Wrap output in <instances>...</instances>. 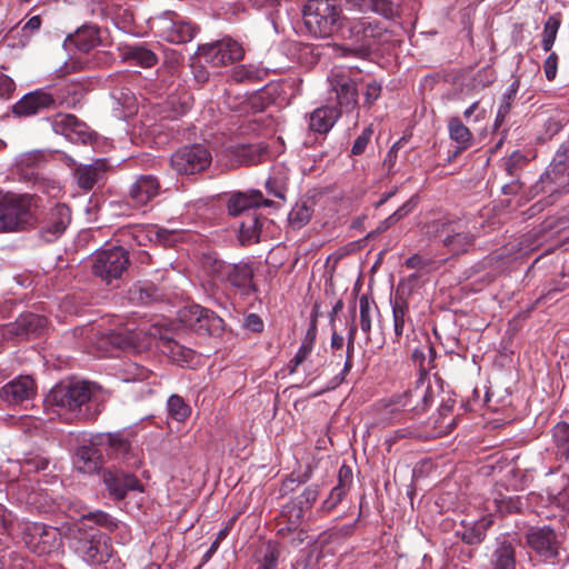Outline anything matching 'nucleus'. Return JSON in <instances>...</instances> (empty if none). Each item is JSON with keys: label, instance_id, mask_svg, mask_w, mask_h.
Returning a JSON list of instances; mask_svg holds the SVG:
<instances>
[{"label": "nucleus", "instance_id": "obj_1", "mask_svg": "<svg viewBox=\"0 0 569 569\" xmlns=\"http://www.w3.org/2000/svg\"><path fill=\"white\" fill-rule=\"evenodd\" d=\"M39 197L0 191V233L27 231L38 222Z\"/></svg>", "mask_w": 569, "mask_h": 569}, {"label": "nucleus", "instance_id": "obj_2", "mask_svg": "<svg viewBox=\"0 0 569 569\" xmlns=\"http://www.w3.org/2000/svg\"><path fill=\"white\" fill-rule=\"evenodd\" d=\"M99 388L94 383L73 381L56 385L47 395V407L57 408L59 413L78 415L81 408L97 400Z\"/></svg>", "mask_w": 569, "mask_h": 569}, {"label": "nucleus", "instance_id": "obj_3", "mask_svg": "<svg viewBox=\"0 0 569 569\" xmlns=\"http://www.w3.org/2000/svg\"><path fill=\"white\" fill-rule=\"evenodd\" d=\"M341 9L330 0H309L303 9L307 30L316 38H328L341 26Z\"/></svg>", "mask_w": 569, "mask_h": 569}, {"label": "nucleus", "instance_id": "obj_4", "mask_svg": "<svg viewBox=\"0 0 569 569\" xmlns=\"http://www.w3.org/2000/svg\"><path fill=\"white\" fill-rule=\"evenodd\" d=\"M10 530L19 535L24 545L36 555H50L60 546V532L54 527L28 520L11 522Z\"/></svg>", "mask_w": 569, "mask_h": 569}, {"label": "nucleus", "instance_id": "obj_5", "mask_svg": "<svg viewBox=\"0 0 569 569\" xmlns=\"http://www.w3.org/2000/svg\"><path fill=\"white\" fill-rule=\"evenodd\" d=\"M152 327L147 331L144 328H138L133 322L118 326L107 333H103L99 340L100 348L111 346L116 349L130 352H141L153 345Z\"/></svg>", "mask_w": 569, "mask_h": 569}, {"label": "nucleus", "instance_id": "obj_6", "mask_svg": "<svg viewBox=\"0 0 569 569\" xmlns=\"http://www.w3.org/2000/svg\"><path fill=\"white\" fill-rule=\"evenodd\" d=\"M348 38L352 41L351 47L342 48V56H366L372 47L382 40L386 27L370 18H363L350 22Z\"/></svg>", "mask_w": 569, "mask_h": 569}, {"label": "nucleus", "instance_id": "obj_7", "mask_svg": "<svg viewBox=\"0 0 569 569\" xmlns=\"http://www.w3.org/2000/svg\"><path fill=\"white\" fill-rule=\"evenodd\" d=\"M79 555L84 561L96 569H121L122 562L113 551L110 538L102 535H92L84 539L77 547Z\"/></svg>", "mask_w": 569, "mask_h": 569}, {"label": "nucleus", "instance_id": "obj_8", "mask_svg": "<svg viewBox=\"0 0 569 569\" xmlns=\"http://www.w3.org/2000/svg\"><path fill=\"white\" fill-rule=\"evenodd\" d=\"M129 266L128 251L120 246L102 249L96 252L92 272L107 283L118 279Z\"/></svg>", "mask_w": 569, "mask_h": 569}, {"label": "nucleus", "instance_id": "obj_9", "mask_svg": "<svg viewBox=\"0 0 569 569\" xmlns=\"http://www.w3.org/2000/svg\"><path fill=\"white\" fill-rule=\"evenodd\" d=\"M211 161L209 149L197 143L177 150L170 158V166L178 174L191 176L204 171Z\"/></svg>", "mask_w": 569, "mask_h": 569}, {"label": "nucleus", "instance_id": "obj_10", "mask_svg": "<svg viewBox=\"0 0 569 569\" xmlns=\"http://www.w3.org/2000/svg\"><path fill=\"white\" fill-rule=\"evenodd\" d=\"M330 91L341 110H353L358 103V90L349 69L336 67L328 76Z\"/></svg>", "mask_w": 569, "mask_h": 569}, {"label": "nucleus", "instance_id": "obj_11", "mask_svg": "<svg viewBox=\"0 0 569 569\" xmlns=\"http://www.w3.org/2000/svg\"><path fill=\"white\" fill-rule=\"evenodd\" d=\"M120 241L124 244L132 246H147L148 243L159 242L169 246L176 241V232L159 228L158 226H134L127 227L120 230Z\"/></svg>", "mask_w": 569, "mask_h": 569}, {"label": "nucleus", "instance_id": "obj_12", "mask_svg": "<svg viewBox=\"0 0 569 569\" xmlns=\"http://www.w3.org/2000/svg\"><path fill=\"white\" fill-rule=\"evenodd\" d=\"M198 54L213 67H222L242 59L243 49L237 41L223 38L213 43L199 46Z\"/></svg>", "mask_w": 569, "mask_h": 569}, {"label": "nucleus", "instance_id": "obj_13", "mask_svg": "<svg viewBox=\"0 0 569 569\" xmlns=\"http://www.w3.org/2000/svg\"><path fill=\"white\" fill-rule=\"evenodd\" d=\"M156 27L161 38L176 44L191 41L197 33V28L190 21L171 13L158 18Z\"/></svg>", "mask_w": 569, "mask_h": 569}, {"label": "nucleus", "instance_id": "obj_14", "mask_svg": "<svg viewBox=\"0 0 569 569\" xmlns=\"http://www.w3.org/2000/svg\"><path fill=\"white\" fill-rule=\"evenodd\" d=\"M70 221L71 211L69 207L64 203H56L43 216L40 222L39 234L44 241L52 242L62 236Z\"/></svg>", "mask_w": 569, "mask_h": 569}, {"label": "nucleus", "instance_id": "obj_15", "mask_svg": "<svg viewBox=\"0 0 569 569\" xmlns=\"http://www.w3.org/2000/svg\"><path fill=\"white\" fill-rule=\"evenodd\" d=\"M440 237L449 252L460 254L472 246L476 234L470 232L462 221H457L443 223Z\"/></svg>", "mask_w": 569, "mask_h": 569}, {"label": "nucleus", "instance_id": "obj_16", "mask_svg": "<svg viewBox=\"0 0 569 569\" xmlns=\"http://www.w3.org/2000/svg\"><path fill=\"white\" fill-rule=\"evenodd\" d=\"M182 321L198 331L217 335L222 330L223 320L214 312L201 306H192L181 315Z\"/></svg>", "mask_w": 569, "mask_h": 569}, {"label": "nucleus", "instance_id": "obj_17", "mask_svg": "<svg viewBox=\"0 0 569 569\" xmlns=\"http://www.w3.org/2000/svg\"><path fill=\"white\" fill-rule=\"evenodd\" d=\"M433 400L430 382L426 378H419L416 386L400 396L395 405L417 412L425 411Z\"/></svg>", "mask_w": 569, "mask_h": 569}, {"label": "nucleus", "instance_id": "obj_18", "mask_svg": "<svg viewBox=\"0 0 569 569\" xmlns=\"http://www.w3.org/2000/svg\"><path fill=\"white\" fill-rule=\"evenodd\" d=\"M527 545L546 559L557 557L559 543L557 536L549 526L531 528L526 533Z\"/></svg>", "mask_w": 569, "mask_h": 569}, {"label": "nucleus", "instance_id": "obj_19", "mask_svg": "<svg viewBox=\"0 0 569 569\" xmlns=\"http://www.w3.org/2000/svg\"><path fill=\"white\" fill-rule=\"evenodd\" d=\"M50 122L57 134L64 136L71 142L86 143L91 138L87 126L73 114L58 113L50 119Z\"/></svg>", "mask_w": 569, "mask_h": 569}, {"label": "nucleus", "instance_id": "obj_20", "mask_svg": "<svg viewBox=\"0 0 569 569\" xmlns=\"http://www.w3.org/2000/svg\"><path fill=\"white\" fill-rule=\"evenodd\" d=\"M152 332H156L153 337V343L156 347L172 361L183 366L188 365L193 358V351L189 348L181 346L170 335L168 330L153 326Z\"/></svg>", "mask_w": 569, "mask_h": 569}, {"label": "nucleus", "instance_id": "obj_21", "mask_svg": "<svg viewBox=\"0 0 569 569\" xmlns=\"http://www.w3.org/2000/svg\"><path fill=\"white\" fill-rule=\"evenodd\" d=\"M152 332H156L153 337V343L156 347L172 361L183 366L188 365L193 358V351L189 348L181 346L170 335L168 330L153 326Z\"/></svg>", "mask_w": 569, "mask_h": 569}, {"label": "nucleus", "instance_id": "obj_22", "mask_svg": "<svg viewBox=\"0 0 569 569\" xmlns=\"http://www.w3.org/2000/svg\"><path fill=\"white\" fill-rule=\"evenodd\" d=\"M152 332H156L153 337V343L156 347L172 361L183 366L188 365L193 358V351L189 348L181 346L170 335L168 330L153 326Z\"/></svg>", "mask_w": 569, "mask_h": 569}, {"label": "nucleus", "instance_id": "obj_23", "mask_svg": "<svg viewBox=\"0 0 569 569\" xmlns=\"http://www.w3.org/2000/svg\"><path fill=\"white\" fill-rule=\"evenodd\" d=\"M211 272L214 278L227 281L237 288L249 287L252 278V270L247 264H229L224 261L213 260Z\"/></svg>", "mask_w": 569, "mask_h": 569}, {"label": "nucleus", "instance_id": "obj_24", "mask_svg": "<svg viewBox=\"0 0 569 569\" xmlns=\"http://www.w3.org/2000/svg\"><path fill=\"white\" fill-rule=\"evenodd\" d=\"M54 104V98L43 91L34 90L24 94L12 107V112L18 117H31Z\"/></svg>", "mask_w": 569, "mask_h": 569}, {"label": "nucleus", "instance_id": "obj_25", "mask_svg": "<svg viewBox=\"0 0 569 569\" xmlns=\"http://www.w3.org/2000/svg\"><path fill=\"white\" fill-rule=\"evenodd\" d=\"M36 395L33 380L29 376H22L7 383L0 390V397L9 405H21L29 401Z\"/></svg>", "mask_w": 569, "mask_h": 569}, {"label": "nucleus", "instance_id": "obj_26", "mask_svg": "<svg viewBox=\"0 0 569 569\" xmlns=\"http://www.w3.org/2000/svg\"><path fill=\"white\" fill-rule=\"evenodd\" d=\"M103 481L110 496L117 500L123 499L129 490H142L139 480L134 476L122 471H106Z\"/></svg>", "mask_w": 569, "mask_h": 569}, {"label": "nucleus", "instance_id": "obj_27", "mask_svg": "<svg viewBox=\"0 0 569 569\" xmlns=\"http://www.w3.org/2000/svg\"><path fill=\"white\" fill-rule=\"evenodd\" d=\"M160 192V183L153 176H140L130 187L129 198L133 206L141 208L157 197Z\"/></svg>", "mask_w": 569, "mask_h": 569}, {"label": "nucleus", "instance_id": "obj_28", "mask_svg": "<svg viewBox=\"0 0 569 569\" xmlns=\"http://www.w3.org/2000/svg\"><path fill=\"white\" fill-rule=\"evenodd\" d=\"M259 206H270V201L264 199L259 190L237 192L228 201V211L232 216H238Z\"/></svg>", "mask_w": 569, "mask_h": 569}, {"label": "nucleus", "instance_id": "obj_29", "mask_svg": "<svg viewBox=\"0 0 569 569\" xmlns=\"http://www.w3.org/2000/svg\"><path fill=\"white\" fill-rule=\"evenodd\" d=\"M98 445L93 443V439L89 446H82L77 452L76 467L84 473L98 471L102 466V452Z\"/></svg>", "mask_w": 569, "mask_h": 569}, {"label": "nucleus", "instance_id": "obj_30", "mask_svg": "<svg viewBox=\"0 0 569 569\" xmlns=\"http://www.w3.org/2000/svg\"><path fill=\"white\" fill-rule=\"evenodd\" d=\"M106 170V161L103 159H98L91 164L79 166L74 171V176L81 189L90 190L99 180L102 179Z\"/></svg>", "mask_w": 569, "mask_h": 569}, {"label": "nucleus", "instance_id": "obj_31", "mask_svg": "<svg viewBox=\"0 0 569 569\" xmlns=\"http://www.w3.org/2000/svg\"><path fill=\"white\" fill-rule=\"evenodd\" d=\"M237 166H249L261 162L268 154V149L261 144H239L231 150Z\"/></svg>", "mask_w": 569, "mask_h": 569}, {"label": "nucleus", "instance_id": "obj_32", "mask_svg": "<svg viewBox=\"0 0 569 569\" xmlns=\"http://www.w3.org/2000/svg\"><path fill=\"white\" fill-rule=\"evenodd\" d=\"M393 332L396 340L399 341L406 331V328L411 326V317L409 312V305L402 297L396 296L391 300Z\"/></svg>", "mask_w": 569, "mask_h": 569}, {"label": "nucleus", "instance_id": "obj_33", "mask_svg": "<svg viewBox=\"0 0 569 569\" xmlns=\"http://www.w3.org/2000/svg\"><path fill=\"white\" fill-rule=\"evenodd\" d=\"M339 118V112L332 107H321L313 110L309 118V129L317 133H327Z\"/></svg>", "mask_w": 569, "mask_h": 569}, {"label": "nucleus", "instance_id": "obj_34", "mask_svg": "<svg viewBox=\"0 0 569 569\" xmlns=\"http://www.w3.org/2000/svg\"><path fill=\"white\" fill-rule=\"evenodd\" d=\"M541 183L543 189L550 187V192L567 188L569 184V172H567V166L563 162L550 164L541 177Z\"/></svg>", "mask_w": 569, "mask_h": 569}, {"label": "nucleus", "instance_id": "obj_35", "mask_svg": "<svg viewBox=\"0 0 569 569\" xmlns=\"http://www.w3.org/2000/svg\"><path fill=\"white\" fill-rule=\"evenodd\" d=\"M491 569H516V551L507 540H498L490 558Z\"/></svg>", "mask_w": 569, "mask_h": 569}, {"label": "nucleus", "instance_id": "obj_36", "mask_svg": "<svg viewBox=\"0 0 569 569\" xmlns=\"http://www.w3.org/2000/svg\"><path fill=\"white\" fill-rule=\"evenodd\" d=\"M68 41L79 51L88 52L99 42L98 29L96 27H82L74 34L68 37Z\"/></svg>", "mask_w": 569, "mask_h": 569}, {"label": "nucleus", "instance_id": "obj_37", "mask_svg": "<svg viewBox=\"0 0 569 569\" xmlns=\"http://www.w3.org/2000/svg\"><path fill=\"white\" fill-rule=\"evenodd\" d=\"M93 443L110 449L117 456H124L130 449V443L121 433H100L93 437Z\"/></svg>", "mask_w": 569, "mask_h": 569}, {"label": "nucleus", "instance_id": "obj_38", "mask_svg": "<svg viewBox=\"0 0 569 569\" xmlns=\"http://www.w3.org/2000/svg\"><path fill=\"white\" fill-rule=\"evenodd\" d=\"M308 509L298 503L297 499H292L288 502L281 512V517L287 521V530L292 531L296 530L303 521L305 515Z\"/></svg>", "mask_w": 569, "mask_h": 569}, {"label": "nucleus", "instance_id": "obj_39", "mask_svg": "<svg viewBox=\"0 0 569 569\" xmlns=\"http://www.w3.org/2000/svg\"><path fill=\"white\" fill-rule=\"evenodd\" d=\"M450 139L459 144V150H466L471 144V132L459 118H452L448 124Z\"/></svg>", "mask_w": 569, "mask_h": 569}, {"label": "nucleus", "instance_id": "obj_40", "mask_svg": "<svg viewBox=\"0 0 569 569\" xmlns=\"http://www.w3.org/2000/svg\"><path fill=\"white\" fill-rule=\"evenodd\" d=\"M378 312L376 302L368 296H361L359 299V318L361 330L369 335L375 313Z\"/></svg>", "mask_w": 569, "mask_h": 569}, {"label": "nucleus", "instance_id": "obj_41", "mask_svg": "<svg viewBox=\"0 0 569 569\" xmlns=\"http://www.w3.org/2000/svg\"><path fill=\"white\" fill-rule=\"evenodd\" d=\"M84 519L92 520L94 523L107 528L110 531L119 530L122 533V539L124 540L128 536L127 526L124 523H120L113 518H111L108 513L103 511H94L89 512L87 516H83Z\"/></svg>", "mask_w": 569, "mask_h": 569}, {"label": "nucleus", "instance_id": "obj_42", "mask_svg": "<svg viewBox=\"0 0 569 569\" xmlns=\"http://www.w3.org/2000/svg\"><path fill=\"white\" fill-rule=\"evenodd\" d=\"M552 437L558 455L569 459V423H557L553 427Z\"/></svg>", "mask_w": 569, "mask_h": 569}, {"label": "nucleus", "instance_id": "obj_43", "mask_svg": "<svg viewBox=\"0 0 569 569\" xmlns=\"http://www.w3.org/2000/svg\"><path fill=\"white\" fill-rule=\"evenodd\" d=\"M312 209L306 202L297 203L289 212V223L293 229H300L311 218Z\"/></svg>", "mask_w": 569, "mask_h": 569}, {"label": "nucleus", "instance_id": "obj_44", "mask_svg": "<svg viewBox=\"0 0 569 569\" xmlns=\"http://www.w3.org/2000/svg\"><path fill=\"white\" fill-rule=\"evenodd\" d=\"M167 406L171 418L179 422L184 421L191 413V408L189 405L186 403L184 400L178 395H172L168 399Z\"/></svg>", "mask_w": 569, "mask_h": 569}, {"label": "nucleus", "instance_id": "obj_45", "mask_svg": "<svg viewBox=\"0 0 569 569\" xmlns=\"http://www.w3.org/2000/svg\"><path fill=\"white\" fill-rule=\"evenodd\" d=\"M19 319L28 338L38 335L47 326V319L34 313L21 315Z\"/></svg>", "mask_w": 569, "mask_h": 569}, {"label": "nucleus", "instance_id": "obj_46", "mask_svg": "<svg viewBox=\"0 0 569 569\" xmlns=\"http://www.w3.org/2000/svg\"><path fill=\"white\" fill-rule=\"evenodd\" d=\"M491 525L490 520L482 519L472 528H468L462 533V540L468 545L480 543L486 537V530Z\"/></svg>", "mask_w": 569, "mask_h": 569}, {"label": "nucleus", "instance_id": "obj_47", "mask_svg": "<svg viewBox=\"0 0 569 569\" xmlns=\"http://www.w3.org/2000/svg\"><path fill=\"white\" fill-rule=\"evenodd\" d=\"M128 58L143 68H150L157 62L156 54L146 48L133 47L130 49Z\"/></svg>", "mask_w": 569, "mask_h": 569}, {"label": "nucleus", "instance_id": "obj_48", "mask_svg": "<svg viewBox=\"0 0 569 569\" xmlns=\"http://www.w3.org/2000/svg\"><path fill=\"white\" fill-rule=\"evenodd\" d=\"M560 27V21L556 17H549L545 23L543 32H542V49L548 52L551 50L556 38L557 32Z\"/></svg>", "mask_w": 569, "mask_h": 569}, {"label": "nucleus", "instance_id": "obj_49", "mask_svg": "<svg viewBox=\"0 0 569 569\" xmlns=\"http://www.w3.org/2000/svg\"><path fill=\"white\" fill-rule=\"evenodd\" d=\"M347 491V488H343L341 486H336L335 488H332L329 497L322 502L320 511L327 513L333 510L338 506V503L342 501Z\"/></svg>", "mask_w": 569, "mask_h": 569}, {"label": "nucleus", "instance_id": "obj_50", "mask_svg": "<svg viewBox=\"0 0 569 569\" xmlns=\"http://www.w3.org/2000/svg\"><path fill=\"white\" fill-rule=\"evenodd\" d=\"M262 223L257 216H248L247 220L241 222L240 231L249 239H258Z\"/></svg>", "mask_w": 569, "mask_h": 569}, {"label": "nucleus", "instance_id": "obj_51", "mask_svg": "<svg viewBox=\"0 0 569 569\" xmlns=\"http://www.w3.org/2000/svg\"><path fill=\"white\" fill-rule=\"evenodd\" d=\"M231 78L236 82L251 81L258 78V70L252 66H237L231 71Z\"/></svg>", "mask_w": 569, "mask_h": 569}, {"label": "nucleus", "instance_id": "obj_52", "mask_svg": "<svg viewBox=\"0 0 569 569\" xmlns=\"http://www.w3.org/2000/svg\"><path fill=\"white\" fill-rule=\"evenodd\" d=\"M1 335L7 340L28 338L19 318L14 322L4 325L1 328Z\"/></svg>", "mask_w": 569, "mask_h": 569}, {"label": "nucleus", "instance_id": "obj_53", "mask_svg": "<svg viewBox=\"0 0 569 569\" xmlns=\"http://www.w3.org/2000/svg\"><path fill=\"white\" fill-rule=\"evenodd\" d=\"M124 381H142L149 378L150 371L137 363H130L124 370Z\"/></svg>", "mask_w": 569, "mask_h": 569}, {"label": "nucleus", "instance_id": "obj_54", "mask_svg": "<svg viewBox=\"0 0 569 569\" xmlns=\"http://www.w3.org/2000/svg\"><path fill=\"white\" fill-rule=\"evenodd\" d=\"M517 89L510 88L502 97L501 104L497 112L496 124H500L509 113Z\"/></svg>", "mask_w": 569, "mask_h": 569}, {"label": "nucleus", "instance_id": "obj_55", "mask_svg": "<svg viewBox=\"0 0 569 569\" xmlns=\"http://www.w3.org/2000/svg\"><path fill=\"white\" fill-rule=\"evenodd\" d=\"M373 133L372 127L369 126L363 129L361 134L355 140L352 148H351V154L352 156H359L362 154L371 139V136Z\"/></svg>", "mask_w": 569, "mask_h": 569}, {"label": "nucleus", "instance_id": "obj_56", "mask_svg": "<svg viewBox=\"0 0 569 569\" xmlns=\"http://www.w3.org/2000/svg\"><path fill=\"white\" fill-rule=\"evenodd\" d=\"M312 350V341H305L296 356L290 361V372H295L297 368L307 359Z\"/></svg>", "mask_w": 569, "mask_h": 569}, {"label": "nucleus", "instance_id": "obj_57", "mask_svg": "<svg viewBox=\"0 0 569 569\" xmlns=\"http://www.w3.org/2000/svg\"><path fill=\"white\" fill-rule=\"evenodd\" d=\"M286 177L269 178L266 182V187L268 189L269 194L283 199L286 191Z\"/></svg>", "mask_w": 569, "mask_h": 569}, {"label": "nucleus", "instance_id": "obj_58", "mask_svg": "<svg viewBox=\"0 0 569 569\" xmlns=\"http://www.w3.org/2000/svg\"><path fill=\"white\" fill-rule=\"evenodd\" d=\"M319 496V487L317 485H312L303 490V492L296 497L298 503L305 506L308 510L312 507L315 501Z\"/></svg>", "mask_w": 569, "mask_h": 569}, {"label": "nucleus", "instance_id": "obj_59", "mask_svg": "<svg viewBox=\"0 0 569 569\" xmlns=\"http://www.w3.org/2000/svg\"><path fill=\"white\" fill-rule=\"evenodd\" d=\"M558 69V56L552 52L548 56L543 63V70L546 78L550 81L553 80L557 76Z\"/></svg>", "mask_w": 569, "mask_h": 569}, {"label": "nucleus", "instance_id": "obj_60", "mask_svg": "<svg viewBox=\"0 0 569 569\" xmlns=\"http://www.w3.org/2000/svg\"><path fill=\"white\" fill-rule=\"evenodd\" d=\"M132 295H138L132 299L139 300L141 303H149L156 299V289L153 287L140 288L138 291H133Z\"/></svg>", "mask_w": 569, "mask_h": 569}, {"label": "nucleus", "instance_id": "obj_61", "mask_svg": "<svg viewBox=\"0 0 569 569\" xmlns=\"http://www.w3.org/2000/svg\"><path fill=\"white\" fill-rule=\"evenodd\" d=\"M380 92H381V86L378 82H376V81L369 82L367 84V89L365 92L366 103L371 104L373 101H376L379 98Z\"/></svg>", "mask_w": 569, "mask_h": 569}, {"label": "nucleus", "instance_id": "obj_62", "mask_svg": "<svg viewBox=\"0 0 569 569\" xmlns=\"http://www.w3.org/2000/svg\"><path fill=\"white\" fill-rule=\"evenodd\" d=\"M553 502L563 510L569 511V486L553 495Z\"/></svg>", "mask_w": 569, "mask_h": 569}, {"label": "nucleus", "instance_id": "obj_63", "mask_svg": "<svg viewBox=\"0 0 569 569\" xmlns=\"http://www.w3.org/2000/svg\"><path fill=\"white\" fill-rule=\"evenodd\" d=\"M339 482L337 486H341L343 488H347L349 490L350 483L352 482V471L349 467L342 466L339 469Z\"/></svg>", "mask_w": 569, "mask_h": 569}, {"label": "nucleus", "instance_id": "obj_64", "mask_svg": "<svg viewBox=\"0 0 569 569\" xmlns=\"http://www.w3.org/2000/svg\"><path fill=\"white\" fill-rule=\"evenodd\" d=\"M14 90V82L8 76L0 77V97H9L10 93Z\"/></svg>", "mask_w": 569, "mask_h": 569}]
</instances>
